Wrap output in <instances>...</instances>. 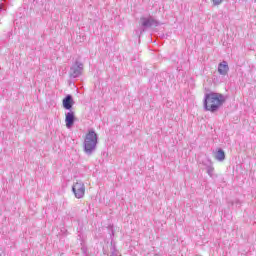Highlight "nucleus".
<instances>
[{
    "label": "nucleus",
    "mask_w": 256,
    "mask_h": 256,
    "mask_svg": "<svg viewBox=\"0 0 256 256\" xmlns=\"http://www.w3.org/2000/svg\"><path fill=\"white\" fill-rule=\"evenodd\" d=\"M223 103H225V96L223 94L211 92L204 96V109L205 111H210V113L219 111Z\"/></svg>",
    "instance_id": "1"
},
{
    "label": "nucleus",
    "mask_w": 256,
    "mask_h": 256,
    "mask_svg": "<svg viewBox=\"0 0 256 256\" xmlns=\"http://www.w3.org/2000/svg\"><path fill=\"white\" fill-rule=\"evenodd\" d=\"M99 143V136L95 130H89L84 138V153L86 155H91L97 150V144Z\"/></svg>",
    "instance_id": "2"
},
{
    "label": "nucleus",
    "mask_w": 256,
    "mask_h": 256,
    "mask_svg": "<svg viewBox=\"0 0 256 256\" xmlns=\"http://www.w3.org/2000/svg\"><path fill=\"white\" fill-rule=\"evenodd\" d=\"M140 23L142 27V31L149 29V27H159L161 25L160 21L155 20L153 17H141Z\"/></svg>",
    "instance_id": "3"
},
{
    "label": "nucleus",
    "mask_w": 256,
    "mask_h": 256,
    "mask_svg": "<svg viewBox=\"0 0 256 256\" xmlns=\"http://www.w3.org/2000/svg\"><path fill=\"white\" fill-rule=\"evenodd\" d=\"M83 73V63L79 61H75L70 67L69 75L70 79H77V77H81Z\"/></svg>",
    "instance_id": "4"
},
{
    "label": "nucleus",
    "mask_w": 256,
    "mask_h": 256,
    "mask_svg": "<svg viewBox=\"0 0 256 256\" xmlns=\"http://www.w3.org/2000/svg\"><path fill=\"white\" fill-rule=\"evenodd\" d=\"M72 191L76 199H83L85 197V184L82 181H77L72 186Z\"/></svg>",
    "instance_id": "5"
},
{
    "label": "nucleus",
    "mask_w": 256,
    "mask_h": 256,
    "mask_svg": "<svg viewBox=\"0 0 256 256\" xmlns=\"http://www.w3.org/2000/svg\"><path fill=\"white\" fill-rule=\"evenodd\" d=\"M65 123H66L67 129H71V127L75 125V112L70 110L65 114Z\"/></svg>",
    "instance_id": "6"
},
{
    "label": "nucleus",
    "mask_w": 256,
    "mask_h": 256,
    "mask_svg": "<svg viewBox=\"0 0 256 256\" xmlns=\"http://www.w3.org/2000/svg\"><path fill=\"white\" fill-rule=\"evenodd\" d=\"M62 103L64 109H66L67 111H71V109H73V105H75V102L73 101V96L69 94L63 99Z\"/></svg>",
    "instance_id": "7"
},
{
    "label": "nucleus",
    "mask_w": 256,
    "mask_h": 256,
    "mask_svg": "<svg viewBox=\"0 0 256 256\" xmlns=\"http://www.w3.org/2000/svg\"><path fill=\"white\" fill-rule=\"evenodd\" d=\"M218 73L219 75H222V77H225V75H228L229 73V64L227 61H222L218 64Z\"/></svg>",
    "instance_id": "8"
},
{
    "label": "nucleus",
    "mask_w": 256,
    "mask_h": 256,
    "mask_svg": "<svg viewBox=\"0 0 256 256\" xmlns=\"http://www.w3.org/2000/svg\"><path fill=\"white\" fill-rule=\"evenodd\" d=\"M215 159H216V161L223 163V161H225V151H223V149L219 148L215 152Z\"/></svg>",
    "instance_id": "9"
},
{
    "label": "nucleus",
    "mask_w": 256,
    "mask_h": 256,
    "mask_svg": "<svg viewBox=\"0 0 256 256\" xmlns=\"http://www.w3.org/2000/svg\"><path fill=\"white\" fill-rule=\"evenodd\" d=\"M206 171H207V174L209 175V177H213L215 168L213 167V162H211V160H209V165L206 167Z\"/></svg>",
    "instance_id": "10"
},
{
    "label": "nucleus",
    "mask_w": 256,
    "mask_h": 256,
    "mask_svg": "<svg viewBox=\"0 0 256 256\" xmlns=\"http://www.w3.org/2000/svg\"><path fill=\"white\" fill-rule=\"evenodd\" d=\"M213 5L217 7V5H221L225 0H211Z\"/></svg>",
    "instance_id": "11"
},
{
    "label": "nucleus",
    "mask_w": 256,
    "mask_h": 256,
    "mask_svg": "<svg viewBox=\"0 0 256 256\" xmlns=\"http://www.w3.org/2000/svg\"><path fill=\"white\" fill-rule=\"evenodd\" d=\"M113 256H121V255H119V254H113Z\"/></svg>",
    "instance_id": "12"
},
{
    "label": "nucleus",
    "mask_w": 256,
    "mask_h": 256,
    "mask_svg": "<svg viewBox=\"0 0 256 256\" xmlns=\"http://www.w3.org/2000/svg\"><path fill=\"white\" fill-rule=\"evenodd\" d=\"M1 9H2V8L0 7V11H1Z\"/></svg>",
    "instance_id": "13"
}]
</instances>
